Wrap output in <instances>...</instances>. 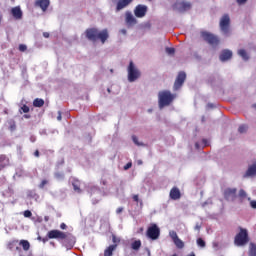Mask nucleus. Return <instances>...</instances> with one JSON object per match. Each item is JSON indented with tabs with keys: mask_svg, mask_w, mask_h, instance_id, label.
<instances>
[{
	"mask_svg": "<svg viewBox=\"0 0 256 256\" xmlns=\"http://www.w3.org/2000/svg\"><path fill=\"white\" fill-rule=\"evenodd\" d=\"M207 140H203V143H206Z\"/></svg>",
	"mask_w": 256,
	"mask_h": 256,
	"instance_id": "obj_57",
	"label": "nucleus"
},
{
	"mask_svg": "<svg viewBox=\"0 0 256 256\" xmlns=\"http://www.w3.org/2000/svg\"><path fill=\"white\" fill-rule=\"evenodd\" d=\"M39 155H40L39 150H36V151L34 152V156L39 157Z\"/></svg>",
	"mask_w": 256,
	"mask_h": 256,
	"instance_id": "obj_49",
	"label": "nucleus"
},
{
	"mask_svg": "<svg viewBox=\"0 0 256 256\" xmlns=\"http://www.w3.org/2000/svg\"><path fill=\"white\" fill-rule=\"evenodd\" d=\"M132 141L133 143H135L138 147H143V143L142 142H139V138H137V136L133 135L132 136Z\"/></svg>",
	"mask_w": 256,
	"mask_h": 256,
	"instance_id": "obj_31",
	"label": "nucleus"
},
{
	"mask_svg": "<svg viewBox=\"0 0 256 256\" xmlns=\"http://www.w3.org/2000/svg\"><path fill=\"white\" fill-rule=\"evenodd\" d=\"M197 245L202 248L205 247V245H206L205 240H203L202 238H198Z\"/></svg>",
	"mask_w": 256,
	"mask_h": 256,
	"instance_id": "obj_34",
	"label": "nucleus"
},
{
	"mask_svg": "<svg viewBox=\"0 0 256 256\" xmlns=\"http://www.w3.org/2000/svg\"><path fill=\"white\" fill-rule=\"evenodd\" d=\"M166 53H167L168 55H175V48H169V47H167V48H166Z\"/></svg>",
	"mask_w": 256,
	"mask_h": 256,
	"instance_id": "obj_36",
	"label": "nucleus"
},
{
	"mask_svg": "<svg viewBox=\"0 0 256 256\" xmlns=\"http://www.w3.org/2000/svg\"><path fill=\"white\" fill-rule=\"evenodd\" d=\"M185 79H187V74L183 71L179 72L174 82V91H178V89H181V87H183Z\"/></svg>",
	"mask_w": 256,
	"mask_h": 256,
	"instance_id": "obj_10",
	"label": "nucleus"
},
{
	"mask_svg": "<svg viewBox=\"0 0 256 256\" xmlns=\"http://www.w3.org/2000/svg\"><path fill=\"white\" fill-rule=\"evenodd\" d=\"M112 243H114V245H118V243H121V239L117 238V236L115 234L112 235Z\"/></svg>",
	"mask_w": 256,
	"mask_h": 256,
	"instance_id": "obj_33",
	"label": "nucleus"
},
{
	"mask_svg": "<svg viewBox=\"0 0 256 256\" xmlns=\"http://www.w3.org/2000/svg\"><path fill=\"white\" fill-rule=\"evenodd\" d=\"M131 167H133V164L131 162H128L125 166H124V170L127 171V169H131Z\"/></svg>",
	"mask_w": 256,
	"mask_h": 256,
	"instance_id": "obj_41",
	"label": "nucleus"
},
{
	"mask_svg": "<svg viewBox=\"0 0 256 256\" xmlns=\"http://www.w3.org/2000/svg\"><path fill=\"white\" fill-rule=\"evenodd\" d=\"M141 77V72L137 67H135V64L133 61H130L129 66H128V81L130 83H133L137 81Z\"/></svg>",
	"mask_w": 256,
	"mask_h": 256,
	"instance_id": "obj_6",
	"label": "nucleus"
},
{
	"mask_svg": "<svg viewBox=\"0 0 256 256\" xmlns=\"http://www.w3.org/2000/svg\"><path fill=\"white\" fill-rule=\"evenodd\" d=\"M62 117H61V111L58 112V117H57V120L58 121H61Z\"/></svg>",
	"mask_w": 256,
	"mask_h": 256,
	"instance_id": "obj_48",
	"label": "nucleus"
},
{
	"mask_svg": "<svg viewBox=\"0 0 256 256\" xmlns=\"http://www.w3.org/2000/svg\"><path fill=\"white\" fill-rule=\"evenodd\" d=\"M110 71H111V73H113V69H111Z\"/></svg>",
	"mask_w": 256,
	"mask_h": 256,
	"instance_id": "obj_58",
	"label": "nucleus"
},
{
	"mask_svg": "<svg viewBox=\"0 0 256 256\" xmlns=\"http://www.w3.org/2000/svg\"><path fill=\"white\" fill-rule=\"evenodd\" d=\"M17 129V124L15 123V121L14 120H10L9 121V130L10 131H15Z\"/></svg>",
	"mask_w": 256,
	"mask_h": 256,
	"instance_id": "obj_30",
	"label": "nucleus"
},
{
	"mask_svg": "<svg viewBox=\"0 0 256 256\" xmlns=\"http://www.w3.org/2000/svg\"><path fill=\"white\" fill-rule=\"evenodd\" d=\"M133 201H135L136 203H139V195L135 194L133 197H132Z\"/></svg>",
	"mask_w": 256,
	"mask_h": 256,
	"instance_id": "obj_43",
	"label": "nucleus"
},
{
	"mask_svg": "<svg viewBox=\"0 0 256 256\" xmlns=\"http://www.w3.org/2000/svg\"><path fill=\"white\" fill-rule=\"evenodd\" d=\"M170 237H171L174 245H176L177 249H183V247H185V243L183 242V240H181L179 238V236L177 235V232L171 231Z\"/></svg>",
	"mask_w": 256,
	"mask_h": 256,
	"instance_id": "obj_13",
	"label": "nucleus"
},
{
	"mask_svg": "<svg viewBox=\"0 0 256 256\" xmlns=\"http://www.w3.org/2000/svg\"><path fill=\"white\" fill-rule=\"evenodd\" d=\"M239 197H240V201H243V199H247V192H245V190L241 189L239 191Z\"/></svg>",
	"mask_w": 256,
	"mask_h": 256,
	"instance_id": "obj_32",
	"label": "nucleus"
},
{
	"mask_svg": "<svg viewBox=\"0 0 256 256\" xmlns=\"http://www.w3.org/2000/svg\"><path fill=\"white\" fill-rule=\"evenodd\" d=\"M234 243L238 247L247 245V243H249V234L247 233V230L241 228L240 232L235 236Z\"/></svg>",
	"mask_w": 256,
	"mask_h": 256,
	"instance_id": "obj_5",
	"label": "nucleus"
},
{
	"mask_svg": "<svg viewBox=\"0 0 256 256\" xmlns=\"http://www.w3.org/2000/svg\"><path fill=\"white\" fill-rule=\"evenodd\" d=\"M239 133H247V125H241L238 128Z\"/></svg>",
	"mask_w": 256,
	"mask_h": 256,
	"instance_id": "obj_35",
	"label": "nucleus"
},
{
	"mask_svg": "<svg viewBox=\"0 0 256 256\" xmlns=\"http://www.w3.org/2000/svg\"><path fill=\"white\" fill-rule=\"evenodd\" d=\"M35 7H39L43 12L49 9V5H51V1L49 0H36L34 2Z\"/></svg>",
	"mask_w": 256,
	"mask_h": 256,
	"instance_id": "obj_14",
	"label": "nucleus"
},
{
	"mask_svg": "<svg viewBox=\"0 0 256 256\" xmlns=\"http://www.w3.org/2000/svg\"><path fill=\"white\" fill-rule=\"evenodd\" d=\"M117 215H120V213H123V207H119L116 209Z\"/></svg>",
	"mask_w": 256,
	"mask_h": 256,
	"instance_id": "obj_44",
	"label": "nucleus"
},
{
	"mask_svg": "<svg viewBox=\"0 0 256 256\" xmlns=\"http://www.w3.org/2000/svg\"><path fill=\"white\" fill-rule=\"evenodd\" d=\"M175 100V95L169 90H163L158 93V105L160 109L163 107H169Z\"/></svg>",
	"mask_w": 256,
	"mask_h": 256,
	"instance_id": "obj_3",
	"label": "nucleus"
},
{
	"mask_svg": "<svg viewBox=\"0 0 256 256\" xmlns=\"http://www.w3.org/2000/svg\"><path fill=\"white\" fill-rule=\"evenodd\" d=\"M60 229H62L63 231H65V229H67V224L61 223V224H60Z\"/></svg>",
	"mask_w": 256,
	"mask_h": 256,
	"instance_id": "obj_45",
	"label": "nucleus"
},
{
	"mask_svg": "<svg viewBox=\"0 0 256 256\" xmlns=\"http://www.w3.org/2000/svg\"><path fill=\"white\" fill-rule=\"evenodd\" d=\"M134 15L135 17H138V19H141L147 15V6L146 5H137L134 9Z\"/></svg>",
	"mask_w": 256,
	"mask_h": 256,
	"instance_id": "obj_12",
	"label": "nucleus"
},
{
	"mask_svg": "<svg viewBox=\"0 0 256 256\" xmlns=\"http://www.w3.org/2000/svg\"><path fill=\"white\" fill-rule=\"evenodd\" d=\"M72 187L74 189V191L76 193H82V190H81V181H79L78 179H74L73 182H72Z\"/></svg>",
	"mask_w": 256,
	"mask_h": 256,
	"instance_id": "obj_23",
	"label": "nucleus"
},
{
	"mask_svg": "<svg viewBox=\"0 0 256 256\" xmlns=\"http://www.w3.org/2000/svg\"><path fill=\"white\" fill-rule=\"evenodd\" d=\"M172 9L174 11H179V13H185L191 9V3L185 1H177L173 4Z\"/></svg>",
	"mask_w": 256,
	"mask_h": 256,
	"instance_id": "obj_9",
	"label": "nucleus"
},
{
	"mask_svg": "<svg viewBox=\"0 0 256 256\" xmlns=\"http://www.w3.org/2000/svg\"><path fill=\"white\" fill-rule=\"evenodd\" d=\"M238 55L242 57L244 61H249V55L247 54V51H245V49L238 50Z\"/></svg>",
	"mask_w": 256,
	"mask_h": 256,
	"instance_id": "obj_26",
	"label": "nucleus"
},
{
	"mask_svg": "<svg viewBox=\"0 0 256 256\" xmlns=\"http://www.w3.org/2000/svg\"><path fill=\"white\" fill-rule=\"evenodd\" d=\"M24 117H25V119H29L31 116H30V115L25 114V115H24Z\"/></svg>",
	"mask_w": 256,
	"mask_h": 256,
	"instance_id": "obj_51",
	"label": "nucleus"
},
{
	"mask_svg": "<svg viewBox=\"0 0 256 256\" xmlns=\"http://www.w3.org/2000/svg\"><path fill=\"white\" fill-rule=\"evenodd\" d=\"M19 51H21V53H24V51H27V45L20 44L19 45Z\"/></svg>",
	"mask_w": 256,
	"mask_h": 256,
	"instance_id": "obj_37",
	"label": "nucleus"
},
{
	"mask_svg": "<svg viewBox=\"0 0 256 256\" xmlns=\"http://www.w3.org/2000/svg\"><path fill=\"white\" fill-rule=\"evenodd\" d=\"M170 199H172L173 201H177L179 199H181V190H179V188L177 187H173L170 190V194H169Z\"/></svg>",
	"mask_w": 256,
	"mask_h": 256,
	"instance_id": "obj_17",
	"label": "nucleus"
},
{
	"mask_svg": "<svg viewBox=\"0 0 256 256\" xmlns=\"http://www.w3.org/2000/svg\"><path fill=\"white\" fill-rule=\"evenodd\" d=\"M21 111H23L24 113H29V111H30L29 106L23 105V106L21 107Z\"/></svg>",
	"mask_w": 256,
	"mask_h": 256,
	"instance_id": "obj_40",
	"label": "nucleus"
},
{
	"mask_svg": "<svg viewBox=\"0 0 256 256\" xmlns=\"http://www.w3.org/2000/svg\"><path fill=\"white\" fill-rule=\"evenodd\" d=\"M50 245H53V247H55V242H50Z\"/></svg>",
	"mask_w": 256,
	"mask_h": 256,
	"instance_id": "obj_53",
	"label": "nucleus"
},
{
	"mask_svg": "<svg viewBox=\"0 0 256 256\" xmlns=\"http://www.w3.org/2000/svg\"><path fill=\"white\" fill-rule=\"evenodd\" d=\"M43 37H45V39H49V32H44Z\"/></svg>",
	"mask_w": 256,
	"mask_h": 256,
	"instance_id": "obj_47",
	"label": "nucleus"
},
{
	"mask_svg": "<svg viewBox=\"0 0 256 256\" xmlns=\"http://www.w3.org/2000/svg\"><path fill=\"white\" fill-rule=\"evenodd\" d=\"M49 239H57L58 241H63V245L68 249H73L75 245V237L69 232H63L61 230H50L48 231L46 237L42 238V242L47 243Z\"/></svg>",
	"mask_w": 256,
	"mask_h": 256,
	"instance_id": "obj_1",
	"label": "nucleus"
},
{
	"mask_svg": "<svg viewBox=\"0 0 256 256\" xmlns=\"http://www.w3.org/2000/svg\"><path fill=\"white\" fill-rule=\"evenodd\" d=\"M196 229H198V230H199V229H201V227H199V226H196Z\"/></svg>",
	"mask_w": 256,
	"mask_h": 256,
	"instance_id": "obj_56",
	"label": "nucleus"
},
{
	"mask_svg": "<svg viewBox=\"0 0 256 256\" xmlns=\"http://www.w3.org/2000/svg\"><path fill=\"white\" fill-rule=\"evenodd\" d=\"M231 57H233V52L231 50H222V52L220 53L219 59L222 62L225 61H229V59H231Z\"/></svg>",
	"mask_w": 256,
	"mask_h": 256,
	"instance_id": "obj_18",
	"label": "nucleus"
},
{
	"mask_svg": "<svg viewBox=\"0 0 256 256\" xmlns=\"http://www.w3.org/2000/svg\"><path fill=\"white\" fill-rule=\"evenodd\" d=\"M38 241H43V237H41V236H38Z\"/></svg>",
	"mask_w": 256,
	"mask_h": 256,
	"instance_id": "obj_52",
	"label": "nucleus"
},
{
	"mask_svg": "<svg viewBox=\"0 0 256 256\" xmlns=\"http://www.w3.org/2000/svg\"><path fill=\"white\" fill-rule=\"evenodd\" d=\"M101 183L102 185H107V180H102Z\"/></svg>",
	"mask_w": 256,
	"mask_h": 256,
	"instance_id": "obj_50",
	"label": "nucleus"
},
{
	"mask_svg": "<svg viewBox=\"0 0 256 256\" xmlns=\"http://www.w3.org/2000/svg\"><path fill=\"white\" fill-rule=\"evenodd\" d=\"M19 245H21V247L24 251H29V249H31V244L27 240H21L19 242Z\"/></svg>",
	"mask_w": 256,
	"mask_h": 256,
	"instance_id": "obj_25",
	"label": "nucleus"
},
{
	"mask_svg": "<svg viewBox=\"0 0 256 256\" xmlns=\"http://www.w3.org/2000/svg\"><path fill=\"white\" fill-rule=\"evenodd\" d=\"M85 37L88 41H92L93 43L99 39L102 45H105V42L109 39V30L103 29L102 31H99V29L95 27L87 28L85 30Z\"/></svg>",
	"mask_w": 256,
	"mask_h": 256,
	"instance_id": "obj_2",
	"label": "nucleus"
},
{
	"mask_svg": "<svg viewBox=\"0 0 256 256\" xmlns=\"http://www.w3.org/2000/svg\"><path fill=\"white\" fill-rule=\"evenodd\" d=\"M126 23L128 25H135L137 23V19H135L131 12H126Z\"/></svg>",
	"mask_w": 256,
	"mask_h": 256,
	"instance_id": "obj_20",
	"label": "nucleus"
},
{
	"mask_svg": "<svg viewBox=\"0 0 256 256\" xmlns=\"http://www.w3.org/2000/svg\"><path fill=\"white\" fill-rule=\"evenodd\" d=\"M33 105H34V107H43V105H45V100H43L41 98H36L33 101Z\"/></svg>",
	"mask_w": 256,
	"mask_h": 256,
	"instance_id": "obj_27",
	"label": "nucleus"
},
{
	"mask_svg": "<svg viewBox=\"0 0 256 256\" xmlns=\"http://www.w3.org/2000/svg\"><path fill=\"white\" fill-rule=\"evenodd\" d=\"M11 13L14 19H21L23 17V12L19 6L12 8Z\"/></svg>",
	"mask_w": 256,
	"mask_h": 256,
	"instance_id": "obj_19",
	"label": "nucleus"
},
{
	"mask_svg": "<svg viewBox=\"0 0 256 256\" xmlns=\"http://www.w3.org/2000/svg\"><path fill=\"white\" fill-rule=\"evenodd\" d=\"M188 256H195V253H192V254H190V255H188Z\"/></svg>",
	"mask_w": 256,
	"mask_h": 256,
	"instance_id": "obj_54",
	"label": "nucleus"
},
{
	"mask_svg": "<svg viewBox=\"0 0 256 256\" xmlns=\"http://www.w3.org/2000/svg\"><path fill=\"white\" fill-rule=\"evenodd\" d=\"M131 247L134 251H139L141 249V240H135L132 244Z\"/></svg>",
	"mask_w": 256,
	"mask_h": 256,
	"instance_id": "obj_28",
	"label": "nucleus"
},
{
	"mask_svg": "<svg viewBox=\"0 0 256 256\" xmlns=\"http://www.w3.org/2000/svg\"><path fill=\"white\" fill-rule=\"evenodd\" d=\"M117 249V244L110 245L107 249L104 251V256H113V251Z\"/></svg>",
	"mask_w": 256,
	"mask_h": 256,
	"instance_id": "obj_24",
	"label": "nucleus"
},
{
	"mask_svg": "<svg viewBox=\"0 0 256 256\" xmlns=\"http://www.w3.org/2000/svg\"><path fill=\"white\" fill-rule=\"evenodd\" d=\"M33 213L31 212V210H26L24 211V217L29 218L32 217Z\"/></svg>",
	"mask_w": 256,
	"mask_h": 256,
	"instance_id": "obj_39",
	"label": "nucleus"
},
{
	"mask_svg": "<svg viewBox=\"0 0 256 256\" xmlns=\"http://www.w3.org/2000/svg\"><path fill=\"white\" fill-rule=\"evenodd\" d=\"M56 177H61V175L60 174H56Z\"/></svg>",
	"mask_w": 256,
	"mask_h": 256,
	"instance_id": "obj_55",
	"label": "nucleus"
},
{
	"mask_svg": "<svg viewBox=\"0 0 256 256\" xmlns=\"http://www.w3.org/2000/svg\"><path fill=\"white\" fill-rule=\"evenodd\" d=\"M249 256H256V245H255V243H250Z\"/></svg>",
	"mask_w": 256,
	"mask_h": 256,
	"instance_id": "obj_29",
	"label": "nucleus"
},
{
	"mask_svg": "<svg viewBox=\"0 0 256 256\" xmlns=\"http://www.w3.org/2000/svg\"><path fill=\"white\" fill-rule=\"evenodd\" d=\"M11 165V161L9 160V157L5 154L0 155V171H3L5 167H9Z\"/></svg>",
	"mask_w": 256,
	"mask_h": 256,
	"instance_id": "obj_16",
	"label": "nucleus"
},
{
	"mask_svg": "<svg viewBox=\"0 0 256 256\" xmlns=\"http://www.w3.org/2000/svg\"><path fill=\"white\" fill-rule=\"evenodd\" d=\"M219 27L223 35H229V33H231V18L229 14H224L221 17Z\"/></svg>",
	"mask_w": 256,
	"mask_h": 256,
	"instance_id": "obj_4",
	"label": "nucleus"
},
{
	"mask_svg": "<svg viewBox=\"0 0 256 256\" xmlns=\"http://www.w3.org/2000/svg\"><path fill=\"white\" fill-rule=\"evenodd\" d=\"M133 0H118L116 3V12L123 11V9L129 7Z\"/></svg>",
	"mask_w": 256,
	"mask_h": 256,
	"instance_id": "obj_15",
	"label": "nucleus"
},
{
	"mask_svg": "<svg viewBox=\"0 0 256 256\" xmlns=\"http://www.w3.org/2000/svg\"><path fill=\"white\" fill-rule=\"evenodd\" d=\"M253 175H256V163L248 168L244 177H253Z\"/></svg>",
	"mask_w": 256,
	"mask_h": 256,
	"instance_id": "obj_22",
	"label": "nucleus"
},
{
	"mask_svg": "<svg viewBox=\"0 0 256 256\" xmlns=\"http://www.w3.org/2000/svg\"><path fill=\"white\" fill-rule=\"evenodd\" d=\"M17 245H19V240H12L8 243V249L13 251L16 248V251H21V248Z\"/></svg>",
	"mask_w": 256,
	"mask_h": 256,
	"instance_id": "obj_21",
	"label": "nucleus"
},
{
	"mask_svg": "<svg viewBox=\"0 0 256 256\" xmlns=\"http://www.w3.org/2000/svg\"><path fill=\"white\" fill-rule=\"evenodd\" d=\"M47 183H49V181L47 180H42L41 183L39 184V189H44L45 185H47Z\"/></svg>",
	"mask_w": 256,
	"mask_h": 256,
	"instance_id": "obj_38",
	"label": "nucleus"
},
{
	"mask_svg": "<svg viewBox=\"0 0 256 256\" xmlns=\"http://www.w3.org/2000/svg\"><path fill=\"white\" fill-rule=\"evenodd\" d=\"M201 37L212 47H217V45H219V37L215 36V34L209 32H201Z\"/></svg>",
	"mask_w": 256,
	"mask_h": 256,
	"instance_id": "obj_7",
	"label": "nucleus"
},
{
	"mask_svg": "<svg viewBox=\"0 0 256 256\" xmlns=\"http://www.w3.org/2000/svg\"><path fill=\"white\" fill-rule=\"evenodd\" d=\"M146 235L147 237H149V239L155 241L159 239V235H161V229H159V226H157V224H152L150 227H148Z\"/></svg>",
	"mask_w": 256,
	"mask_h": 256,
	"instance_id": "obj_8",
	"label": "nucleus"
},
{
	"mask_svg": "<svg viewBox=\"0 0 256 256\" xmlns=\"http://www.w3.org/2000/svg\"><path fill=\"white\" fill-rule=\"evenodd\" d=\"M223 195L226 201H235L237 198V188H226Z\"/></svg>",
	"mask_w": 256,
	"mask_h": 256,
	"instance_id": "obj_11",
	"label": "nucleus"
},
{
	"mask_svg": "<svg viewBox=\"0 0 256 256\" xmlns=\"http://www.w3.org/2000/svg\"><path fill=\"white\" fill-rule=\"evenodd\" d=\"M236 2L238 3V5H245V3H247V0H236Z\"/></svg>",
	"mask_w": 256,
	"mask_h": 256,
	"instance_id": "obj_42",
	"label": "nucleus"
},
{
	"mask_svg": "<svg viewBox=\"0 0 256 256\" xmlns=\"http://www.w3.org/2000/svg\"><path fill=\"white\" fill-rule=\"evenodd\" d=\"M250 205H251L252 209H256V201L255 200L251 201Z\"/></svg>",
	"mask_w": 256,
	"mask_h": 256,
	"instance_id": "obj_46",
	"label": "nucleus"
},
{
	"mask_svg": "<svg viewBox=\"0 0 256 256\" xmlns=\"http://www.w3.org/2000/svg\"><path fill=\"white\" fill-rule=\"evenodd\" d=\"M141 163H142V162H141V161H139V165H141Z\"/></svg>",
	"mask_w": 256,
	"mask_h": 256,
	"instance_id": "obj_59",
	"label": "nucleus"
}]
</instances>
